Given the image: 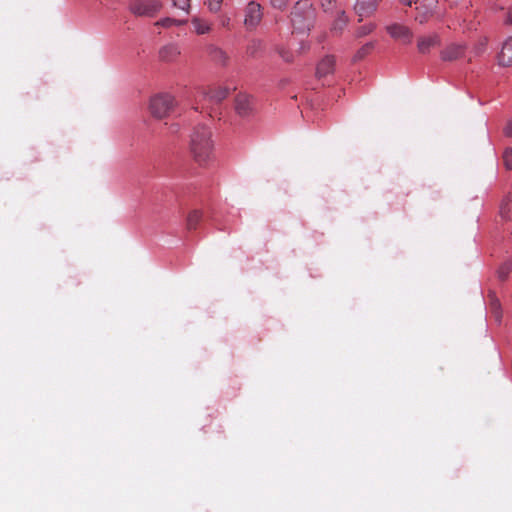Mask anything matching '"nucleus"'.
Wrapping results in <instances>:
<instances>
[{
  "mask_svg": "<svg viewBox=\"0 0 512 512\" xmlns=\"http://www.w3.org/2000/svg\"><path fill=\"white\" fill-rule=\"evenodd\" d=\"M466 47L462 44L452 43L446 46L440 53L441 59L444 61H453L461 58L465 53Z\"/></svg>",
  "mask_w": 512,
  "mask_h": 512,
  "instance_id": "9",
  "label": "nucleus"
},
{
  "mask_svg": "<svg viewBox=\"0 0 512 512\" xmlns=\"http://www.w3.org/2000/svg\"><path fill=\"white\" fill-rule=\"evenodd\" d=\"M376 28V25L374 23H367L361 27H359L356 31H355V37L356 38H361V37H364L366 35H369L370 33H372Z\"/></svg>",
  "mask_w": 512,
  "mask_h": 512,
  "instance_id": "23",
  "label": "nucleus"
},
{
  "mask_svg": "<svg viewBox=\"0 0 512 512\" xmlns=\"http://www.w3.org/2000/svg\"><path fill=\"white\" fill-rule=\"evenodd\" d=\"M223 0H207V5L210 11L218 12L221 9Z\"/></svg>",
  "mask_w": 512,
  "mask_h": 512,
  "instance_id": "29",
  "label": "nucleus"
},
{
  "mask_svg": "<svg viewBox=\"0 0 512 512\" xmlns=\"http://www.w3.org/2000/svg\"><path fill=\"white\" fill-rule=\"evenodd\" d=\"M264 50V43L260 39H252L246 46L245 53L249 58L259 57Z\"/></svg>",
  "mask_w": 512,
  "mask_h": 512,
  "instance_id": "16",
  "label": "nucleus"
},
{
  "mask_svg": "<svg viewBox=\"0 0 512 512\" xmlns=\"http://www.w3.org/2000/svg\"><path fill=\"white\" fill-rule=\"evenodd\" d=\"M440 44V38L437 34L423 36L418 39L417 48L422 54L428 53L431 48Z\"/></svg>",
  "mask_w": 512,
  "mask_h": 512,
  "instance_id": "14",
  "label": "nucleus"
},
{
  "mask_svg": "<svg viewBox=\"0 0 512 512\" xmlns=\"http://www.w3.org/2000/svg\"><path fill=\"white\" fill-rule=\"evenodd\" d=\"M387 33L395 40H400L404 44H410L412 41V31L404 25L394 23L386 26Z\"/></svg>",
  "mask_w": 512,
  "mask_h": 512,
  "instance_id": "6",
  "label": "nucleus"
},
{
  "mask_svg": "<svg viewBox=\"0 0 512 512\" xmlns=\"http://www.w3.org/2000/svg\"><path fill=\"white\" fill-rule=\"evenodd\" d=\"M263 17L262 7L259 3L251 1L245 8L244 25L247 29H255Z\"/></svg>",
  "mask_w": 512,
  "mask_h": 512,
  "instance_id": "5",
  "label": "nucleus"
},
{
  "mask_svg": "<svg viewBox=\"0 0 512 512\" xmlns=\"http://www.w3.org/2000/svg\"><path fill=\"white\" fill-rule=\"evenodd\" d=\"M187 23V20H180L175 18L166 17L155 23L156 26H162L164 28H169L173 25L181 26Z\"/></svg>",
  "mask_w": 512,
  "mask_h": 512,
  "instance_id": "21",
  "label": "nucleus"
},
{
  "mask_svg": "<svg viewBox=\"0 0 512 512\" xmlns=\"http://www.w3.org/2000/svg\"><path fill=\"white\" fill-rule=\"evenodd\" d=\"M416 19L419 20L420 23H423L425 21V18H420L419 16H417Z\"/></svg>",
  "mask_w": 512,
  "mask_h": 512,
  "instance_id": "35",
  "label": "nucleus"
},
{
  "mask_svg": "<svg viewBox=\"0 0 512 512\" xmlns=\"http://www.w3.org/2000/svg\"><path fill=\"white\" fill-rule=\"evenodd\" d=\"M277 53L279 56L285 61V62H292L293 61V55L290 51L286 50L284 47H277L276 48Z\"/></svg>",
  "mask_w": 512,
  "mask_h": 512,
  "instance_id": "26",
  "label": "nucleus"
},
{
  "mask_svg": "<svg viewBox=\"0 0 512 512\" xmlns=\"http://www.w3.org/2000/svg\"><path fill=\"white\" fill-rule=\"evenodd\" d=\"M347 23V16L345 15L344 12H341L332 25V31L336 33H341L342 30L346 27Z\"/></svg>",
  "mask_w": 512,
  "mask_h": 512,
  "instance_id": "20",
  "label": "nucleus"
},
{
  "mask_svg": "<svg viewBox=\"0 0 512 512\" xmlns=\"http://www.w3.org/2000/svg\"><path fill=\"white\" fill-rule=\"evenodd\" d=\"M195 31L197 34L202 35L206 34L210 31V25L207 22H204L198 18L192 20Z\"/></svg>",
  "mask_w": 512,
  "mask_h": 512,
  "instance_id": "22",
  "label": "nucleus"
},
{
  "mask_svg": "<svg viewBox=\"0 0 512 512\" xmlns=\"http://www.w3.org/2000/svg\"><path fill=\"white\" fill-rule=\"evenodd\" d=\"M174 7L189 13L190 0H172Z\"/></svg>",
  "mask_w": 512,
  "mask_h": 512,
  "instance_id": "27",
  "label": "nucleus"
},
{
  "mask_svg": "<svg viewBox=\"0 0 512 512\" xmlns=\"http://www.w3.org/2000/svg\"><path fill=\"white\" fill-rule=\"evenodd\" d=\"M202 219V212L200 210L191 211L186 219V227L188 230H195Z\"/></svg>",
  "mask_w": 512,
  "mask_h": 512,
  "instance_id": "19",
  "label": "nucleus"
},
{
  "mask_svg": "<svg viewBox=\"0 0 512 512\" xmlns=\"http://www.w3.org/2000/svg\"><path fill=\"white\" fill-rule=\"evenodd\" d=\"M498 64L502 67L512 65V37H508L502 44L497 56Z\"/></svg>",
  "mask_w": 512,
  "mask_h": 512,
  "instance_id": "10",
  "label": "nucleus"
},
{
  "mask_svg": "<svg viewBox=\"0 0 512 512\" xmlns=\"http://www.w3.org/2000/svg\"><path fill=\"white\" fill-rule=\"evenodd\" d=\"M228 94L229 90L226 87H217L205 92L204 97L208 98L212 102L219 103L224 100Z\"/></svg>",
  "mask_w": 512,
  "mask_h": 512,
  "instance_id": "17",
  "label": "nucleus"
},
{
  "mask_svg": "<svg viewBox=\"0 0 512 512\" xmlns=\"http://www.w3.org/2000/svg\"><path fill=\"white\" fill-rule=\"evenodd\" d=\"M404 5L411 6L415 0H400Z\"/></svg>",
  "mask_w": 512,
  "mask_h": 512,
  "instance_id": "34",
  "label": "nucleus"
},
{
  "mask_svg": "<svg viewBox=\"0 0 512 512\" xmlns=\"http://www.w3.org/2000/svg\"><path fill=\"white\" fill-rule=\"evenodd\" d=\"M505 22L507 24H511L512 25V7L509 9V11L507 13V18H506Z\"/></svg>",
  "mask_w": 512,
  "mask_h": 512,
  "instance_id": "33",
  "label": "nucleus"
},
{
  "mask_svg": "<svg viewBox=\"0 0 512 512\" xmlns=\"http://www.w3.org/2000/svg\"><path fill=\"white\" fill-rule=\"evenodd\" d=\"M499 216L500 218L508 222L512 218V191L504 194L499 203Z\"/></svg>",
  "mask_w": 512,
  "mask_h": 512,
  "instance_id": "13",
  "label": "nucleus"
},
{
  "mask_svg": "<svg viewBox=\"0 0 512 512\" xmlns=\"http://www.w3.org/2000/svg\"><path fill=\"white\" fill-rule=\"evenodd\" d=\"M190 152L194 160L201 166L207 165L214 158L212 133L206 126H197L190 139Z\"/></svg>",
  "mask_w": 512,
  "mask_h": 512,
  "instance_id": "1",
  "label": "nucleus"
},
{
  "mask_svg": "<svg viewBox=\"0 0 512 512\" xmlns=\"http://www.w3.org/2000/svg\"><path fill=\"white\" fill-rule=\"evenodd\" d=\"M162 8L159 0H134L130 3L129 9L136 16L153 17Z\"/></svg>",
  "mask_w": 512,
  "mask_h": 512,
  "instance_id": "4",
  "label": "nucleus"
},
{
  "mask_svg": "<svg viewBox=\"0 0 512 512\" xmlns=\"http://www.w3.org/2000/svg\"><path fill=\"white\" fill-rule=\"evenodd\" d=\"M336 59L333 55H326L323 57L316 68V76L318 78L326 77L332 74L335 70Z\"/></svg>",
  "mask_w": 512,
  "mask_h": 512,
  "instance_id": "8",
  "label": "nucleus"
},
{
  "mask_svg": "<svg viewBox=\"0 0 512 512\" xmlns=\"http://www.w3.org/2000/svg\"><path fill=\"white\" fill-rule=\"evenodd\" d=\"M511 272V264L510 263H504L500 268L498 269V277L504 281L509 273Z\"/></svg>",
  "mask_w": 512,
  "mask_h": 512,
  "instance_id": "25",
  "label": "nucleus"
},
{
  "mask_svg": "<svg viewBox=\"0 0 512 512\" xmlns=\"http://www.w3.org/2000/svg\"><path fill=\"white\" fill-rule=\"evenodd\" d=\"M290 0H270V4L273 8L278 10H285Z\"/></svg>",
  "mask_w": 512,
  "mask_h": 512,
  "instance_id": "28",
  "label": "nucleus"
},
{
  "mask_svg": "<svg viewBox=\"0 0 512 512\" xmlns=\"http://www.w3.org/2000/svg\"><path fill=\"white\" fill-rule=\"evenodd\" d=\"M180 55V49L177 45L169 44L162 47L159 51V58L165 62H172Z\"/></svg>",
  "mask_w": 512,
  "mask_h": 512,
  "instance_id": "15",
  "label": "nucleus"
},
{
  "mask_svg": "<svg viewBox=\"0 0 512 512\" xmlns=\"http://www.w3.org/2000/svg\"><path fill=\"white\" fill-rule=\"evenodd\" d=\"M503 162L508 170H512V147H508L503 152Z\"/></svg>",
  "mask_w": 512,
  "mask_h": 512,
  "instance_id": "24",
  "label": "nucleus"
},
{
  "mask_svg": "<svg viewBox=\"0 0 512 512\" xmlns=\"http://www.w3.org/2000/svg\"><path fill=\"white\" fill-rule=\"evenodd\" d=\"M378 7V0H356L354 9L358 16H360V21L363 17L371 16Z\"/></svg>",
  "mask_w": 512,
  "mask_h": 512,
  "instance_id": "7",
  "label": "nucleus"
},
{
  "mask_svg": "<svg viewBox=\"0 0 512 512\" xmlns=\"http://www.w3.org/2000/svg\"><path fill=\"white\" fill-rule=\"evenodd\" d=\"M315 9L309 0L297 1L290 12V21L295 31L307 33L313 26Z\"/></svg>",
  "mask_w": 512,
  "mask_h": 512,
  "instance_id": "2",
  "label": "nucleus"
},
{
  "mask_svg": "<svg viewBox=\"0 0 512 512\" xmlns=\"http://www.w3.org/2000/svg\"><path fill=\"white\" fill-rule=\"evenodd\" d=\"M374 47H375V42H367L366 44L361 46L356 51V53L354 54V56L352 58V61L353 62H358V61L363 60L367 55H369L372 52Z\"/></svg>",
  "mask_w": 512,
  "mask_h": 512,
  "instance_id": "18",
  "label": "nucleus"
},
{
  "mask_svg": "<svg viewBox=\"0 0 512 512\" xmlns=\"http://www.w3.org/2000/svg\"><path fill=\"white\" fill-rule=\"evenodd\" d=\"M174 107L175 98L168 93H161L153 96L149 104L151 114L158 119L167 117Z\"/></svg>",
  "mask_w": 512,
  "mask_h": 512,
  "instance_id": "3",
  "label": "nucleus"
},
{
  "mask_svg": "<svg viewBox=\"0 0 512 512\" xmlns=\"http://www.w3.org/2000/svg\"><path fill=\"white\" fill-rule=\"evenodd\" d=\"M504 134L508 137L512 136V119L504 127Z\"/></svg>",
  "mask_w": 512,
  "mask_h": 512,
  "instance_id": "32",
  "label": "nucleus"
},
{
  "mask_svg": "<svg viewBox=\"0 0 512 512\" xmlns=\"http://www.w3.org/2000/svg\"><path fill=\"white\" fill-rule=\"evenodd\" d=\"M252 101L253 99L251 96L239 94L235 100V109L237 113L242 117L250 115L253 110Z\"/></svg>",
  "mask_w": 512,
  "mask_h": 512,
  "instance_id": "12",
  "label": "nucleus"
},
{
  "mask_svg": "<svg viewBox=\"0 0 512 512\" xmlns=\"http://www.w3.org/2000/svg\"><path fill=\"white\" fill-rule=\"evenodd\" d=\"M207 54L210 59L219 66L225 67L229 63L228 54L221 48L215 45H208L206 48Z\"/></svg>",
  "mask_w": 512,
  "mask_h": 512,
  "instance_id": "11",
  "label": "nucleus"
},
{
  "mask_svg": "<svg viewBox=\"0 0 512 512\" xmlns=\"http://www.w3.org/2000/svg\"><path fill=\"white\" fill-rule=\"evenodd\" d=\"M489 297H490V305H491L492 309L495 310V312H497V310L500 307L499 301L495 298V295L492 292L489 293Z\"/></svg>",
  "mask_w": 512,
  "mask_h": 512,
  "instance_id": "31",
  "label": "nucleus"
},
{
  "mask_svg": "<svg viewBox=\"0 0 512 512\" xmlns=\"http://www.w3.org/2000/svg\"><path fill=\"white\" fill-rule=\"evenodd\" d=\"M486 45H487V40L486 39H482L478 45L475 47V53L477 55H480L482 53H484V51L486 50Z\"/></svg>",
  "mask_w": 512,
  "mask_h": 512,
  "instance_id": "30",
  "label": "nucleus"
}]
</instances>
